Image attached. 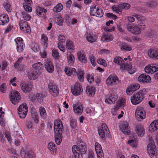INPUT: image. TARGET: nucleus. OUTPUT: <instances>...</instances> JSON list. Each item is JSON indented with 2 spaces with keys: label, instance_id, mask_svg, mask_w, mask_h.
I'll return each mask as SVG.
<instances>
[{
  "label": "nucleus",
  "instance_id": "obj_13",
  "mask_svg": "<svg viewBox=\"0 0 158 158\" xmlns=\"http://www.w3.org/2000/svg\"><path fill=\"white\" fill-rule=\"evenodd\" d=\"M118 80V78L117 76H110L107 79L106 82L108 85H114L117 83V81Z\"/></svg>",
  "mask_w": 158,
  "mask_h": 158
},
{
  "label": "nucleus",
  "instance_id": "obj_49",
  "mask_svg": "<svg viewBox=\"0 0 158 158\" xmlns=\"http://www.w3.org/2000/svg\"><path fill=\"white\" fill-rule=\"evenodd\" d=\"M96 151L98 158H104L102 148H101V149H98Z\"/></svg>",
  "mask_w": 158,
  "mask_h": 158
},
{
  "label": "nucleus",
  "instance_id": "obj_16",
  "mask_svg": "<svg viewBox=\"0 0 158 158\" xmlns=\"http://www.w3.org/2000/svg\"><path fill=\"white\" fill-rule=\"evenodd\" d=\"M74 104L73 106V110L75 113L78 115L81 114L83 112V107L81 104Z\"/></svg>",
  "mask_w": 158,
  "mask_h": 158
},
{
  "label": "nucleus",
  "instance_id": "obj_5",
  "mask_svg": "<svg viewBox=\"0 0 158 158\" xmlns=\"http://www.w3.org/2000/svg\"><path fill=\"white\" fill-rule=\"evenodd\" d=\"M107 125L105 123H102L101 126L98 128L99 135L102 139H105V133L107 132H109Z\"/></svg>",
  "mask_w": 158,
  "mask_h": 158
},
{
  "label": "nucleus",
  "instance_id": "obj_12",
  "mask_svg": "<svg viewBox=\"0 0 158 158\" xmlns=\"http://www.w3.org/2000/svg\"><path fill=\"white\" fill-rule=\"evenodd\" d=\"M138 80L140 82L143 83H150L151 81V78L148 75L142 74L139 77Z\"/></svg>",
  "mask_w": 158,
  "mask_h": 158
},
{
  "label": "nucleus",
  "instance_id": "obj_43",
  "mask_svg": "<svg viewBox=\"0 0 158 158\" xmlns=\"http://www.w3.org/2000/svg\"><path fill=\"white\" fill-rule=\"evenodd\" d=\"M85 73L83 71L81 70L79 71L77 73V76L79 80L82 82L84 81Z\"/></svg>",
  "mask_w": 158,
  "mask_h": 158
},
{
  "label": "nucleus",
  "instance_id": "obj_61",
  "mask_svg": "<svg viewBox=\"0 0 158 158\" xmlns=\"http://www.w3.org/2000/svg\"><path fill=\"white\" fill-rule=\"evenodd\" d=\"M53 93V95L57 96L58 94V92L57 86L56 85L54 86V88L52 90V92Z\"/></svg>",
  "mask_w": 158,
  "mask_h": 158
},
{
  "label": "nucleus",
  "instance_id": "obj_35",
  "mask_svg": "<svg viewBox=\"0 0 158 158\" xmlns=\"http://www.w3.org/2000/svg\"><path fill=\"white\" fill-rule=\"evenodd\" d=\"M102 40L103 41H106L107 42L110 41L112 40L111 35L108 33L103 34L102 38Z\"/></svg>",
  "mask_w": 158,
  "mask_h": 158
},
{
  "label": "nucleus",
  "instance_id": "obj_19",
  "mask_svg": "<svg viewBox=\"0 0 158 158\" xmlns=\"http://www.w3.org/2000/svg\"><path fill=\"white\" fill-rule=\"evenodd\" d=\"M135 131L137 134L139 136H143L145 133L144 129L141 125L136 126Z\"/></svg>",
  "mask_w": 158,
  "mask_h": 158
},
{
  "label": "nucleus",
  "instance_id": "obj_33",
  "mask_svg": "<svg viewBox=\"0 0 158 158\" xmlns=\"http://www.w3.org/2000/svg\"><path fill=\"white\" fill-rule=\"evenodd\" d=\"M121 50L124 51H130L132 50L131 47L128 45L127 43H123L120 47Z\"/></svg>",
  "mask_w": 158,
  "mask_h": 158
},
{
  "label": "nucleus",
  "instance_id": "obj_17",
  "mask_svg": "<svg viewBox=\"0 0 158 158\" xmlns=\"http://www.w3.org/2000/svg\"><path fill=\"white\" fill-rule=\"evenodd\" d=\"M92 8H90V14L91 15L93 16H96L98 17H102L103 16L104 13L102 10L100 9L98 7L96 8V14L97 15H95L93 13V9L92 12Z\"/></svg>",
  "mask_w": 158,
  "mask_h": 158
},
{
  "label": "nucleus",
  "instance_id": "obj_29",
  "mask_svg": "<svg viewBox=\"0 0 158 158\" xmlns=\"http://www.w3.org/2000/svg\"><path fill=\"white\" fill-rule=\"evenodd\" d=\"M78 58L79 60L82 63L85 64L87 62L86 58L85 55L81 52L77 53Z\"/></svg>",
  "mask_w": 158,
  "mask_h": 158
},
{
  "label": "nucleus",
  "instance_id": "obj_10",
  "mask_svg": "<svg viewBox=\"0 0 158 158\" xmlns=\"http://www.w3.org/2000/svg\"><path fill=\"white\" fill-rule=\"evenodd\" d=\"M135 115L137 118H140L143 119L146 117L145 112L142 107L137 108L135 111Z\"/></svg>",
  "mask_w": 158,
  "mask_h": 158
},
{
  "label": "nucleus",
  "instance_id": "obj_26",
  "mask_svg": "<svg viewBox=\"0 0 158 158\" xmlns=\"http://www.w3.org/2000/svg\"><path fill=\"white\" fill-rule=\"evenodd\" d=\"M86 92L89 95H94L95 94V88L94 87L88 86L86 87Z\"/></svg>",
  "mask_w": 158,
  "mask_h": 158
},
{
  "label": "nucleus",
  "instance_id": "obj_7",
  "mask_svg": "<svg viewBox=\"0 0 158 158\" xmlns=\"http://www.w3.org/2000/svg\"><path fill=\"white\" fill-rule=\"evenodd\" d=\"M55 133H62L63 130V126L61 121L59 120L54 123V126Z\"/></svg>",
  "mask_w": 158,
  "mask_h": 158
},
{
  "label": "nucleus",
  "instance_id": "obj_47",
  "mask_svg": "<svg viewBox=\"0 0 158 158\" xmlns=\"http://www.w3.org/2000/svg\"><path fill=\"white\" fill-rule=\"evenodd\" d=\"M156 34V32L155 31H149L146 33V36L148 38H151L155 36Z\"/></svg>",
  "mask_w": 158,
  "mask_h": 158
},
{
  "label": "nucleus",
  "instance_id": "obj_11",
  "mask_svg": "<svg viewBox=\"0 0 158 158\" xmlns=\"http://www.w3.org/2000/svg\"><path fill=\"white\" fill-rule=\"evenodd\" d=\"M120 129L124 134L128 135H130V128L127 122H124L123 123L120 127Z\"/></svg>",
  "mask_w": 158,
  "mask_h": 158
},
{
  "label": "nucleus",
  "instance_id": "obj_40",
  "mask_svg": "<svg viewBox=\"0 0 158 158\" xmlns=\"http://www.w3.org/2000/svg\"><path fill=\"white\" fill-rule=\"evenodd\" d=\"M63 8L62 4L59 3L57 4L53 9V11L56 13L60 12Z\"/></svg>",
  "mask_w": 158,
  "mask_h": 158
},
{
  "label": "nucleus",
  "instance_id": "obj_31",
  "mask_svg": "<svg viewBox=\"0 0 158 158\" xmlns=\"http://www.w3.org/2000/svg\"><path fill=\"white\" fill-rule=\"evenodd\" d=\"M152 64L146 66L144 69L146 73H148L152 74L155 72V69H154Z\"/></svg>",
  "mask_w": 158,
  "mask_h": 158
},
{
  "label": "nucleus",
  "instance_id": "obj_2",
  "mask_svg": "<svg viewBox=\"0 0 158 158\" xmlns=\"http://www.w3.org/2000/svg\"><path fill=\"white\" fill-rule=\"evenodd\" d=\"M148 153L151 158H157V153L156 146L153 143H149L147 147Z\"/></svg>",
  "mask_w": 158,
  "mask_h": 158
},
{
  "label": "nucleus",
  "instance_id": "obj_23",
  "mask_svg": "<svg viewBox=\"0 0 158 158\" xmlns=\"http://www.w3.org/2000/svg\"><path fill=\"white\" fill-rule=\"evenodd\" d=\"M149 129L151 132L158 129V120H155L151 123L149 127Z\"/></svg>",
  "mask_w": 158,
  "mask_h": 158
},
{
  "label": "nucleus",
  "instance_id": "obj_48",
  "mask_svg": "<svg viewBox=\"0 0 158 158\" xmlns=\"http://www.w3.org/2000/svg\"><path fill=\"white\" fill-rule=\"evenodd\" d=\"M87 41L90 43L94 42L96 40V37L94 36H92L90 34L88 35L86 37Z\"/></svg>",
  "mask_w": 158,
  "mask_h": 158
},
{
  "label": "nucleus",
  "instance_id": "obj_36",
  "mask_svg": "<svg viewBox=\"0 0 158 158\" xmlns=\"http://www.w3.org/2000/svg\"><path fill=\"white\" fill-rule=\"evenodd\" d=\"M130 5L128 3H124L123 4H119L118 5V8L121 9H125L127 10L130 7Z\"/></svg>",
  "mask_w": 158,
  "mask_h": 158
},
{
  "label": "nucleus",
  "instance_id": "obj_58",
  "mask_svg": "<svg viewBox=\"0 0 158 158\" xmlns=\"http://www.w3.org/2000/svg\"><path fill=\"white\" fill-rule=\"evenodd\" d=\"M98 63L102 65L104 67H106L107 66L106 62L105 60L102 59H98L97 60Z\"/></svg>",
  "mask_w": 158,
  "mask_h": 158
},
{
  "label": "nucleus",
  "instance_id": "obj_60",
  "mask_svg": "<svg viewBox=\"0 0 158 158\" xmlns=\"http://www.w3.org/2000/svg\"><path fill=\"white\" fill-rule=\"evenodd\" d=\"M109 97V98H111V102H110V103H111V102H115L117 98V96L114 94H113L110 95Z\"/></svg>",
  "mask_w": 158,
  "mask_h": 158
},
{
  "label": "nucleus",
  "instance_id": "obj_54",
  "mask_svg": "<svg viewBox=\"0 0 158 158\" xmlns=\"http://www.w3.org/2000/svg\"><path fill=\"white\" fill-rule=\"evenodd\" d=\"M3 6L6 11L8 12H11V6L9 3H5L3 4Z\"/></svg>",
  "mask_w": 158,
  "mask_h": 158
},
{
  "label": "nucleus",
  "instance_id": "obj_9",
  "mask_svg": "<svg viewBox=\"0 0 158 158\" xmlns=\"http://www.w3.org/2000/svg\"><path fill=\"white\" fill-rule=\"evenodd\" d=\"M127 27L129 31L135 34H139L141 32V31L139 30V28L138 25L135 26L131 25V24H128L127 26Z\"/></svg>",
  "mask_w": 158,
  "mask_h": 158
},
{
  "label": "nucleus",
  "instance_id": "obj_64",
  "mask_svg": "<svg viewBox=\"0 0 158 158\" xmlns=\"http://www.w3.org/2000/svg\"><path fill=\"white\" fill-rule=\"evenodd\" d=\"M128 143L132 147H136V144L135 142L133 139L129 140L128 141Z\"/></svg>",
  "mask_w": 158,
  "mask_h": 158
},
{
  "label": "nucleus",
  "instance_id": "obj_44",
  "mask_svg": "<svg viewBox=\"0 0 158 158\" xmlns=\"http://www.w3.org/2000/svg\"><path fill=\"white\" fill-rule=\"evenodd\" d=\"M66 48L68 49L73 50L74 48V45L73 44V42L70 40H68L66 44Z\"/></svg>",
  "mask_w": 158,
  "mask_h": 158
},
{
  "label": "nucleus",
  "instance_id": "obj_1",
  "mask_svg": "<svg viewBox=\"0 0 158 158\" xmlns=\"http://www.w3.org/2000/svg\"><path fill=\"white\" fill-rule=\"evenodd\" d=\"M143 95L140 92H138L134 94L131 98V102L134 105L140 103L143 100Z\"/></svg>",
  "mask_w": 158,
  "mask_h": 158
},
{
  "label": "nucleus",
  "instance_id": "obj_18",
  "mask_svg": "<svg viewBox=\"0 0 158 158\" xmlns=\"http://www.w3.org/2000/svg\"><path fill=\"white\" fill-rule=\"evenodd\" d=\"M35 10L37 15L40 17H42V15H45L47 11L46 9L39 6H37L36 7Z\"/></svg>",
  "mask_w": 158,
  "mask_h": 158
},
{
  "label": "nucleus",
  "instance_id": "obj_8",
  "mask_svg": "<svg viewBox=\"0 0 158 158\" xmlns=\"http://www.w3.org/2000/svg\"><path fill=\"white\" fill-rule=\"evenodd\" d=\"M41 73V72L32 69L28 72L27 75L28 78L30 80H34L37 79Z\"/></svg>",
  "mask_w": 158,
  "mask_h": 158
},
{
  "label": "nucleus",
  "instance_id": "obj_56",
  "mask_svg": "<svg viewBox=\"0 0 158 158\" xmlns=\"http://www.w3.org/2000/svg\"><path fill=\"white\" fill-rule=\"evenodd\" d=\"M31 5H23V6L25 10L27 12H30L32 11V8L30 6Z\"/></svg>",
  "mask_w": 158,
  "mask_h": 158
},
{
  "label": "nucleus",
  "instance_id": "obj_30",
  "mask_svg": "<svg viewBox=\"0 0 158 158\" xmlns=\"http://www.w3.org/2000/svg\"><path fill=\"white\" fill-rule=\"evenodd\" d=\"M149 56L152 58H154L158 60V51L155 49L151 50Z\"/></svg>",
  "mask_w": 158,
  "mask_h": 158
},
{
  "label": "nucleus",
  "instance_id": "obj_62",
  "mask_svg": "<svg viewBox=\"0 0 158 158\" xmlns=\"http://www.w3.org/2000/svg\"><path fill=\"white\" fill-rule=\"evenodd\" d=\"M70 126L72 129H75L77 126L76 122L74 120H72L70 121Z\"/></svg>",
  "mask_w": 158,
  "mask_h": 158
},
{
  "label": "nucleus",
  "instance_id": "obj_52",
  "mask_svg": "<svg viewBox=\"0 0 158 158\" xmlns=\"http://www.w3.org/2000/svg\"><path fill=\"white\" fill-rule=\"evenodd\" d=\"M59 43V44H63L65 41V38L63 35H60L58 37Z\"/></svg>",
  "mask_w": 158,
  "mask_h": 158
},
{
  "label": "nucleus",
  "instance_id": "obj_57",
  "mask_svg": "<svg viewBox=\"0 0 158 158\" xmlns=\"http://www.w3.org/2000/svg\"><path fill=\"white\" fill-rule=\"evenodd\" d=\"M22 15L24 20L28 21L30 20L31 16L29 14L26 13H23Z\"/></svg>",
  "mask_w": 158,
  "mask_h": 158
},
{
  "label": "nucleus",
  "instance_id": "obj_25",
  "mask_svg": "<svg viewBox=\"0 0 158 158\" xmlns=\"http://www.w3.org/2000/svg\"><path fill=\"white\" fill-rule=\"evenodd\" d=\"M21 88L24 93H28L30 92L32 89V87L29 86L27 85L24 84H22L21 85Z\"/></svg>",
  "mask_w": 158,
  "mask_h": 158
},
{
  "label": "nucleus",
  "instance_id": "obj_32",
  "mask_svg": "<svg viewBox=\"0 0 158 158\" xmlns=\"http://www.w3.org/2000/svg\"><path fill=\"white\" fill-rule=\"evenodd\" d=\"M62 133H56L55 135V142L58 145H59L62 139Z\"/></svg>",
  "mask_w": 158,
  "mask_h": 158
},
{
  "label": "nucleus",
  "instance_id": "obj_14",
  "mask_svg": "<svg viewBox=\"0 0 158 158\" xmlns=\"http://www.w3.org/2000/svg\"><path fill=\"white\" fill-rule=\"evenodd\" d=\"M72 151L75 158H82V155L79 152V148L77 145H74L72 146Z\"/></svg>",
  "mask_w": 158,
  "mask_h": 158
},
{
  "label": "nucleus",
  "instance_id": "obj_27",
  "mask_svg": "<svg viewBox=\"0 0 158 158\" xmlns=\"http://www.w3.org/2000/svg\"><path fill=\"white\" fill-rule=\"evenodd\" d=\"M79 152L82 154H85L86 152L87 149L86 146L85 145L84 143L83 142L81 143L79 145Z\"/></svg>",
  "mask_w": 158,
  "mask_h": 158
},
{
  "label": "nucleus",
  "instance_id": "obj_46",
  "mask_svg": "<svg viewBox=\"0 0 158 158\" xmlns=\"http://www.w3.org/2000/svg\"><path fill=\"white\" fill-rule=\"evenodd\" d=\"M24 60L23 57H20L17 60V61L15 63L14 66L15 68H18L20 64L24 62Z\"/></svg>",
  "mask_w": 158,
  "mask_h": 158
},
{
  "label": "nucleus",
  "instance_id": "obj_21",
  "mask_svg": "<svg viewBox=\"0 0 158 158\" xmlns=\"http://www.w3.org/2000/svg\"><path fill=\"white\" fill-rule=\"evenodd\" d=\"M45 68L49 73H52L54 71V67L51 62L47 61L45 63Z\"/></svg>",
  "mask_w": 158,
  "mask_h": 158
},
{
  "label": "nucleus",
  "instance_id": "obj_50",
  "mask_svg": "<svg viewBox=\"0 0 158 158\" xmlns=\"http://www.w3.org/2000/svg\"><path fill=\"white\" fill-rule=\"evenodd\" d=\"M18 114L20 117L21 118H24L26 116L27 111L18 110Z\"/></svg>",
  "mask_w": 158,
  "mask_h": 158
},
{
  "label": "nucleus",
  "instance_id": "obj_42",
  "mask_svg": "<svg viewBox=\"0 0 158 158\" xmlns=\"http://www.w3.org/2000/svg\"><path fill=\"white\" fill-rule=\"evenodd\" d=\"M132 67V66L131 64H125L124 62V63L123 64H121L120 65V69H131Z\"/></svg>",
  "mask_w": 158,
  "mask_h": 158
},
{
  "label": "nucleus",
  "instance_id": "obj_24",
  "mask_svg": "<svg viewBox=\"0 0 158 158\" xmlns=\"http://www.w3.org/2000/svg\"><path fill=\"white\" fill-rule=\"evenodd\" d=\"M48 147L49 150L52 152V154L53 155L56 154V145L54 143L51 142L49 143Z\"/></svg>",
  "mask_w": 158,
  "mask_h": 158
},
{
  "label": "nucleus",
  "instance_id": "obj_55",
  "mask_svg": "<svg viewBox=\"0 0 158 158\" xmlns=\"http://www.w3.org/2000/svg\"><path fill=\"white\" fill-rule=\"evenodd\" d=\"M52 54V56L56 59H58L59 57V53L56 50H53Z\"/></svg>",
  "mask_w": 158,
  "mask_h": 158
},
{
  "label": "nucleus",
  "instance_id": "obj_22",
  "mask_svg": "<svg viewBox=\"0 0 158 158\" xmlns=\"http://www.w3.org/2000/svg\"><path fill=\"white\" fill-rule=\"evenodd\" d=\"M9 20L7 15L4 14H2L0 16V25H4L5 23H7Z\"/></svg>",
  "mask_w": 158,
  "mask_h": 158
},
{
  "label": "nucleus",
  "instance_id": "obj_20",
  "mask_svg": "<svg viewBox=\"0 0 158 158\" xmlns=\"http://www.w3.org/2000/svg\"><path fill=\"white\" fill-rule=\"evenodd\" d=\"M140 85L138 84L133 85L132 86L128 87L126 89V92L128 95H130V93L132 91H134L138 89L140 87Z\"/></svg>",
  "mask_w": 158,
  "mask_h": 158
},
{
  "label": "nucleus",
  "instance_id": "obj_63",
  "mask_svg": "<svg viewBox=\"0 0 158 158\" xmlns=\"http://www.w3.org/2000/svg\"><path fill=\"white\" fill-rule=\"evenodd\" d=\"M0 90L1 92L5 93L6 91V84L2 83L0 86Z\"/></svg>",
  "mask_w": 158,
  "mask_h": 158
},
{
  "label": "nucleus",
  "instance_id": "obj_41",
  "mask_svg": "<svg viewBox=\"0 0 158 158\" xmlns=\"http://www.w3.org/2000/svg\"><path fill=\"white\" fill-rule=\"evenodd\" d=\"M18 110L27 111L28 107L26 103H23L19 106L18 108Z\"/></svg>",
  "mask_w": 158,
  "mask_h": 158
},
{
  "label": "nucleus",
  "instance_id": "obj_37",
  "mask_svg": "<svg viewBox=\"0 0 158 158\" xmlns=\"http://www.w3.org/2000/svg\"><path fill=\"white\" fill-rule=\"evenodd\" d=\"M67 58L69 64L70 65H73L74 63V61L75 60L74 56L72 54L68 55Z\"/></svg>",
  "mask_w": 158,
  "mask_h": 158
},
{
  "label": "nucleus",
  "instance_id": "obj_4",
  "mask_svg": "<svg viewBox=\"0 0 158 158\" xmlns=\"http://www.w3.org/2000/svg\"><path fill=\"white\" fill-rule=\"evenodd\" d=\"M71 91L73 94L75 96H78L83 92L82 87L78 82L75 83L74 87L71 89Z\"/></svg>",
  "mask_w": 158,
  "mask_h": 158
},
{
  "label": "nucleus",
  "instance_id": "obj_3",
  "mask_svg": "<svg viewBox=\"0 0 158 158\" xmlns=\"http://www.w3.org/2000/svg\"><path fill=\"white\" fill-rule=\"evenodd\" d=\"M10 98L11 102L14 105L18 103L21 100L20 94L16 91L11 92L10 95Z\"/></svg>",
  "mask_w": 158,
  "mask_h": 158
},
{
  "label": "nucleus",
  "instance_id": "obj_28",
  "mask_svg": "<svg viewBox=\"0 0 158 158\" xmlns=\"http://www.w3.org/2000/svg\"><path fill=\"white\" fill-rule=\"evenodd\" d=\"M41 40L44 44V48H47L48 44V40L47 36L44 34H43L41 35Z\"/></svg>",
  "mask_w": 158,
  "mask_h": 158
},
{
  "label": "nucleus",
  "instance_id": "obj_6",
  "mask_svg": "<svg viewBox=\"0 0 158 158\" xmlns=\"http://www.w3.org/2000/svg\"><path fill=\"white\" fill-rule=\"evenodd\" d=\"M17 44V50L19 52H22L23 50V46L25 47L23 39L20 37H18L15 40Z\"/></svg>",
  "mask_w": 158,
  "mask_h": 158
},
{
  "label": "nucleus",
  "instance_id": "obj_51",
  "mask_svg": "<svg viewBox=\"0 0 158 158\" xmlns=\"http://www.w3.org/2000/svg\"><path fill=\"white\" fill-rule=\"evenodd\" d=\"M36 98L38 102L40 103H41L43 101L44 99V96L43 95L40 93H37L36 94Z\"/></svg>",
  "mask_w": 158,
  "mask_h": 158
},
{
  "label": "nucleus",
  "instance_id": "obj_45",
  "mask_svg": "<svg viewBox=\"0 0 158 158\" xmlns=\"http://www.w3.org/2000/svg\"><path fill=\"white\" fill-rule=\"evenodd\" d=\"M28 25L27 22L24 20L21 21L19 23L20 29L23 31L24 30L25 28L27 27Z\"/></svg>",
  "mask_w": 158,
  "mask_h": 158
},
{
  "label": "nucleus",
  "instance_id": "obj_38",
  "mask_svg": "<svg viewBox=\"0 0 158 158\" xmlns=\"http://www.w3.org/2000/svg\"><path fill=\"white\" fill-rule=\"evenodd\" d=\"M39 111L41 116L43 118L45 119L46 118V113L44 108L40 107L39 109Z\"/></svg>",
  "mask_w": 158,
  "mask_h": 158
},
{
  "label": "nucleus",
  "instance_id": "obj_34",
  "mask_svg": "<svg viewBox=\"0 0 158 158\" xmlns=\"http://www.w3.org/2000/svg\"><path fill=\"white\" fill-rule=\"evenodd\" d=\"M31 117L32 119L34 120V122L36 123H38L39 121L38 118V117L37 112L34 111L33 110H31Z\"/></svg>",
  "mask_w": 158,
  "mask_h": 158
},
{
  "label": "nucleus",
  "instance_id": "obj_53",
  "mask_svg": "<svg viewBox=\"0 0 158 158\" xmlns=\"http://www.w3.org/2000/svg\"><path fill=\"white\" fill-rule=\"evenodd\" d=\"M87 80L90 83H92V82H94V77L91 75L88 74L87 76Z\"/></svg>",
  "mask_w": 158,
  "mask_h": 158
},
{
  "label": "nucleus",
  "instance_id": "obj_59",
  "mask_svg": "<svg viewBox=\"0 0 158 158\" xmlns=\"http://www.w3.org/2000/svg\"><path fill=\"white\" fill-rule=\"evenodd\" d=\"M26 68L25 62V61L19 65L18 68H16L20 71L25 70Z\"/></svg>",
  "mask_w": 158,
  "mask_h": 158
},
{
  "label": "nucleus",
  "instance_id": "obj_15",
  "mask_svg": "<svg viewBox=\"0 0 158 158\" xmlns=\"http://www.w3.org/2000/svg\"><path fill=\"white\" fill-rule=\"evenodd\" d=\"M20 154L23 158H32L34 156V153L31 151L21 150Z\"/></svg>",
  "mask_w": 158,
  "mask_h": 158
},
{
  "label": "nucleus",
  "instance_id": "obj_39",
  "mask_svg": "<svg viewBox=\"0 0 158 158\" xmlns=\"http://www.w3.org/2000/svg\"><path fill=\"white\" fill-rule=\"evenodd\" d=\"M114 62L116 64H118L121 65V64L124 63V61L120 57H115L114 59Z\"/></svg>",
  "mask_w": 158,
  "mask_h": 158
}]
</instances>
